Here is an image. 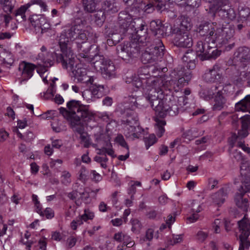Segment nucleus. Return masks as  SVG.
<instances>
[{"label": "nucleus", "mask_w": 250, "mask_h": 250, "mask_svg": "<svg viewBox=\"0 0 250 250\" xmlns=\"http://www.w3.org/2000/svg\"><path fill=\"white\" fill-rule=\"evenodd\" d=\"M86 24V21L81 18L74 20L73 25L62 32L60 37L59 44L61 53H51L49 56L56 57L58 63H62L64 67L73 65L74 54L72 49V40L77 39L82 28Z\"/></svg>", "instance_id": "f257e3e1"}, {"label": "nucleus", "mask_w": 250, "mask_h": 250, "mask_svg": "<svg viewBox=\"0 0 250 250\" xmlns=\"http://www.w3.org/2000/svg\"><path fill=\"white\" fill-rule=\"evenodd\" d=\"M66 108L60 107V113L69 123L72 128L80 135L84 133L81 121L88 122L93 120V114L88 108V106L83 104L79 101L72 100L66 104Z\"/></svg>", "instance_id": "f03ea898"}, {"label": "nucleus", "mask_w": 250, "mask_h": 250, "mask_svg": "<svg viewBox=\"0 0 250 250\" xmlns=\"http://www.w3.org/2000/svg\"><path fill=\"white\" fill-rule=\"evenodd\" d=\"M192 77V74L190 71H185L184 67L182 65L178 66L171 73L169 76H166L160 79L156 80V83L165 89L175 88L177 87L181 88L187 85Z\"/></svg>", "instance_id": "7ed1b4c3"}, {"label": "nucleus", "mask_w": 250, "mask_h": 250, "mask_svg": "<svg viewBox=\"0 0 250 250\" xmlns=\"http://www.w3.org/2000/svg\"><path fill=\"white\" fill-rule=\"evenodd\" d=\"M47 58H46L44 54L39 53L38 56V59L42 61V63H38L36 65L25 61L20 62L18 70L21 72L24 80H27L31 78L36 68L37 72L42 77L41 75L47 71L48 68L53 65L54 61H56V57L49 56V54H47Z\"/></svg>", "instance_id": "20e7f679"}, {"label": "nucleus", "mask_w": 250, "mask_h": 250, "mask_svg": "<svg viewBox=\"0 0 250 250\" xmlns=\"http://www.w3.org/2000/svg\"><path fill=\"white\" fill-rule=\"evenodd\" d=\"M142 53L141 61L144 64L154 63L161 59L165 53V46L161 40H153Z\"/></svg>", "instance_id": "39448f33"}, {"label": "nucleus", "mask_w": 250, "mask_h": 250, "mask_svg": "<svg viewBox=\"0 0 250 250\" xmlns=\"http://www.w3.org/2000/svg\"><path fill=\"white\" fill-rule=\"evenodd\" d=\"M135 22L133 21L131 16L126 11H121L118 15L119 27L117 31L120 34L131 37L133 32L136 30L135 28Z\"/></svg>", "instance_id": "423d86ee"}, {"label": "nucleus", "mask_w": 250, "mask_h": 250, "mask_svg": "<svg viewBox=\"0 0 250 250\" xmlns=\"http://www.w3.org/2000/svg\"><path fill=\"white\" fill-rule=\"evenodd\" d=\"M250 191V179L247 178L238 188L234 201L237 207L243 211H247L249 207L248 200L244 198L245 194Z\"/></svg>", "instance_id": "0eeeda50"}, {"label": "nucleus", "mask_w": 250, "mask_h": 250, "mask_svg": "<svg viewBox=\"0 0 250 250\" xmlns=\"http://www.w3.org/2000/svg\"><path fill=\"white\" fill-rule=\"evenodd\" d=\"M241 234L239 236L240 247L239 250L248 249L250 246V220L245 216L243 219L237 222Z\"/></svg>", "instance_id": "6e6552de"}, {"label": "nucleus", "mask_w": 250, "mask_h": 250, "mask_svg": "<svg viewBox=\"0 0 250 250\" xmlns=\"http://www.w3.org/2000/svg\"><path fill=\"white\" fill-rule=\"evenodd\" d=\"M129 102L130 106L128 107H126V112L127 116V118L125 120L126 126L125 127L130 132H134L135 129H136L135 125H138V119L135 112H133L137 107V103L136 99L134 97L130 98Z\"/></svg>", "instance_id": "1a4fd4ad"}, {"label": "nucleus", "mask_w": 250, "mask_h": 250, "mask_svg": "<svg viewBox=\"0 0 250 250\" xmlns=\"http://www.w3.org/2000/svg\"><path fill=\"white\" fill-rule=\"evenodd\" d=\"M145 95L146 100L149 103L151 107L158 116V113L162 110L166 99H162L159 98L156 88L153 87L147 88Z\"/></svg>", "instance_id": "9d476101"}, {"label": "nucleus", "mask_w": 250, "mask_h": 250, "mask_svg": "<svg viewBox=\"0 0 250 250\" xmlns=\"http://www.w3.org/2000/svg\"><path fill=\"white\" fill-rule=\"evenodd\" d=\"M170 33L175 35L174 41L177 46L188 48L192 47L193 41L189 32H182L178 28H171Z\"/></svg>", "instance_id": "9b49d317"}, {"label": "nucleus", "mask_w": 250, "mask_h": 250, "mask_svg": "<svg viewBox=\"0 0 250 250\" xmlns=\"http://www.w3.org/2000/svg\"><path fill=\"white\" fill-rule=\"evenodd\" d=\"M75 62V55H74V62L72 65H68L65 67L63 66L62 63L61 64L63 68L67 69L69 68L74 77L77 78L79 81L86 83L87 84H88L89 83L94 82V77L87 75V70L85 68L80 67L78 65H76L75 68H74Z\"/></svg>", "instance_id": "f8f14e48"}, {"label": "nucleus", "mask_w": 250, "mask_h": 250, "mask_svg": "<svg viewBox=\"0 0 250 250\" xmlns=\"http://www.w3.org/2000/svg\"><path fill=\"white\" fill-rule=\"evenodd\" d=\"M180 109L181 108L177 105L175 100H168L166 99L162 110L160 111L157 116L160 118L165 117L167 114L174 116L178 114Z\"/></svg>", "instance_id": "ddd939ff"}, {"label": "nucleus", "mask_w": 250, "mask_h": 250, "mask_svg": "<svg viewBox=\"0 0 250 250\" xmlns=\"http://www.w3.org/2000/svg\"><path fill=\"white\" fill-rule=\"evenodd\" d=\"M171 27H169L163 24L161 21H152L150 22V30L152 34L159 40L160 38L169 36V34L167 32V30H170Z\"/></svg>", "instance_id": "4468645a"}, {"label": "nucleus", "mask_w": 250, "mask_h": 250, "mask_svg": "<svg viewBox=\"0 0 250 250\" xmlns=\"http://www.w3.org/2000/svg\"><path fill=\"white\" fill-rule=\"evenodd\" d=\"M234 32V28L229 25L217 28V43L221 45L226 44L229 40L233 38Z\"/></svg>", "instance_id": "2eb2a0df"}, {"label": "nucleus", "mask_w": 250, "mask_h": 250, "mask_svg": "<svg viewBox=\"0 0 250 250\" xmlns=\"http://www.w3.org/2000/svg\"><path fill=\"white\" fill-rule=\"evenodd\" d=\"M135 50V47H132L129 42L119 44L116 48L118 57L126 62H129L134 58Z\"/></svg>", "instance_id": "dca6fc26"}, {"label": "nucleus", "mask_w": 250, "mask_h": 250, "mask_svg": "<svg viewBox=\"0 0 250 250\" xmlns=\"http://www.w3.org/2000/svg\"><path fill=\"white\" fill-rule=\"evenodd\" d=\"M130 37L135 42L142 46L148 45L153 42L152 39L148 36L146 30L136 29Z\"/></svg>", "instance_id": "f3484780"}, {"label": "nucleus", "mask_w": 250, "mask_h": 250, "mask_svg": "<svg viewBox=\"0 0 250 250\" xmlns=\"http://www.w3.org/2000/svg\"><path fill=\"white\" fill-rule=\"evenodd\" d=\"M235 59L237 62L242 63L243 67H245L250 63V48L246 47H240L234 53Z\"/></svg>", "instance_id": "a211bd4d"}, {"label": "nucleus", "mask_w": 250, "mask_h": 250, "mask_svg": "<svg viewBox=\"0 0 250 250\" xmlns=\"http://www.w3.org/2000/svg\"><path fill=\"white\" fill-rule=\"evenodd\" d=\"M203 78L208 83H215L220 81L222 76L220 73V67L217 65H214L212 68L205 73Z\"/></svg>", "instance_id": "6ab92c4d"}, {"label": "nucleus", "mask_w": 250, "mask_h": 250, "mask_svg": "<svg viewBox=\"0 0 250 250\" xmlns=\"http://www.w3.org/2000/svg\"><path fill=\"white\" fill-rule=\"evenodd\" d=\"M156 80L154 77H147L144 78L141 76L138 77L134 78L132 81V84L133 86H135L136 88H139L141 87H144L146 85L149 87L152 85H156Z\"/></svg>", "instance_id": "aec40b11"}, {"label": "nucleus", "mask_w": 250, "mask_h": 250, "mask_svg": "<svg viewBox=\"0 0 250 250\" xmlns=\"http://www.w3.org/2000/svg\"><path fill=\"white\" fill-rule=\"evenodd\" d=\"M241 122V129L238 131L236 139H241L248 135V129L250 128V115H246L240 119Z\"/></svg>", "instance_id": "412c9836"}, {"label": "nucleus", "mask_w": 250, "mask_h": 250, "mask_svg": "<svg viewBox=\"0 0 250 250\" xmlns=\"http://www.w3.org/2000/svg\"><path fill=\"white\" fill-rule=\"evenodd\" d=\"M97 48L98 47L96 45H94L87 51L80 53V55H79L80 61L83 63H91L93 60L99 53Z\"/></svg>", "instance_id": "4be33fe9"}, {"label": "nucleus", "mask_w": 250, "mask_h": 250, "mask_svg": "<svg viewBox=\"0 0 250 250\" xmlns=\"http://www.w3.org/2000/svg\"><path fill=\"white\" fill-rule=\"evenodd\" d=\"M110 61L111 60L100 54L99 52L93 60L91 64L96 70L101 71Z\"/></svg>", "instance_id": "5701e85b"}, {"label": "nucleus", "mask_w": 250, "mask_h": 250, "mask_svg": "<svg viewBox=\"0 0 250 250\" xmlns=\"http://www.w3.org/2000/svg\"><path fill=\"white\" fill-rule=\"evenodd\" d=\"M229 191L228 187L221 188L218 192L212 195V199L214 203L218 205L223 204Z\"/></svg>", "instance_id": "b1692460"}, {"label": "nucleus", "mask_w": 250, "mask_h": 250, "mask_svg": "<svg viewBox=\"0 0 250 250\" xmlns=\"http://www.w3.org/2000/svg\"><path fill=\"white\" fill-rule=\"evenodd\" d=\"M103 10L108 14H112L117 12L119 7L116 0H105L102 3Z\"/></svg>", "instance_id": "393cba45"}, {"label": "nucleus", "mask_w": 250, "mask_h": 250, "mask_svg": "<svg viewBox=\"0 0 250 250\" xmlns=\"http://www.w3.org/2000/svg\"><path fill=\"white\" fill-rule=\"evenodd\" d=\"M103 77L107 80L114 78L116 76L115 67L112 62L111 61L108 63L105 67H104L101 70Z\"/></svg>", "instance_id": "a878e982"}, {"label": "nucleus", "mask_w": 250, "mask_h": 250, "mask_svg": "<svg viewBox=\"0 0 250 250\" xmlns=\"http://www.w3.org/2000/svg\"><path fill=\"white\" fill-rule=\"evenodd\" d=\"M94 80L95 79H94ZM90 84L89 89L91 91L92 95L96 98L102 97L104 94V85L97 84L96 83H89Z\"/></svg>", "instance_id": "bb28decb"}, {"label": "nucleus", "mask_w": 250, "mask_h": 250, "mask_svg": "<svg viewBox=\"0 0 250 250\" xmlns=\"http://www.w3.org/2000/svg\"><path fill=\"white\" fill-rule=\"evenodd\" d=\"M209 44H211L210 42H207L204 41H200L197 42L196 44V50L198 55V58L201 61L206 60V55L207 52V47H205L206 45L208 46Z\"/></svg>", "instance_id": "cd10ccee"}, {"label": "nucleus", "mask_w": 250, "mask_h": 250, "mask_svg": "<svg viewBox=\"0 0 250 250\" xmlns=\"http://www.w3.org/2000/svg\"><path fill=\"white\" fill-rule=\"evenodd\" d=\"M29 7L30 4L27 3L24 5L21 6L13 12V14L16 17L17 21L22 22L26 21V17L25 12Z\"/></svg>", "instance_id": "c85d7f7f"}, {"label": "nucleus", "mask_w": 250, "mask_h": 250, "mask_svg": "<svg viewBox=\"0 0 250 250\" xmlns=\"http://www.w3.org/2000/svg\"><path fill=\"white\" fill-rule=\"evenodd\" d=\"M235 108L238 111H247L250 113V95H247L243 99L236 103Z\"/></svg>", "instance_id": "c756f323"}, {"label": "nucleus", "mask_w": 250, "mask_h": 250, "mask_svg": "<svg viewBox=\"0 0 250 250\" xmlns=\"http://www.w3.org/2000/svg\"><path fill=\"white\" fill-rule=\"evenodd\" d=\"M204 41L207 42H210L212 44L217 43V30H215L213 25L210 27L208 31H207L204 36Z\"/></svg>", "instance_id": "7c9ffc66"}, {"label": "nucleus", "mask_w": 250, "mask_h": 250, "mask_svg": "<svg viewBox=\"0 0 250 250\" xmlns=\"http://www.w3.org/2000/svg\"><path fill=\"white\" fill-rule=\"evenodd\" d=\"M30 22L35 28L41 29L45 23L46 19L42 15H33L29 19Z\"/></svg>", "instance_id": "2f4dec72"}, {"label": "nucleus", "mask_w": 250, "mask_h": 250, "mask_svg": "<svg viewBox=\"0 0 250 250\" xmlns=\"http://www.w3.org/2000/svg\"><path fill=\"white\" fill-rule=\"evenodd\" d=\"M222 95V91L217 92L214 99L215 104L212 107L213 110H220L224 107L226 101Z\"/></svg>", "instance_id": "473e14b6"}, {"label": "nucleus", "mask_w": 250, "mask_h": 250, "mask_svg": "<svg viewBox=\"0 0 250 250\" xmlns=\"http://www.w3.org/2000/svg\"><path fill=\"white\" fill-rule=\"evenodd\" d=\"M180 21H181V23L179 25V26H174L172 28H178L179 30L183 32L188 31L191 29V24L189 22V18L184 15H182L180 16Z\"/></svg>", "instance_id": "72a5a7b5"}, {"label": "nucleus", "mask_w": 250, "mask_h": 250, "mask_svg": "<svg viewBox=\"0 0 250 250\" xmlns=\"http://www.w3.org/2000/svg\"><path fill=\"white\" fill-rule=\"evenodd\" d=\"M212 44H209L208 46L206 45L207 49V55L206 60L209 59H215L217 57L219 56L221 54V51L215 48V47L211 46L210 45ZM214 45V44H212Z\"/></svg>", "instance_id": "f704fd0d"}, {"label": "nucleus", "mask_w": 250, "mask_h": 250, "mask_svg": "<svg viewBox=\"0 0 250 250\" xmlns=\"http://www.w3.org/2000/svg\"><path fill=\"white\" fill-rule=\"evenodd\" d=\"M198 57V55L196 50L194 51L192 49H188L183 56L182 60L184 62L196 61Z\"/></svg>", "instance_id": "c9c22d12"}, {"label": "nucleus", "mask_w": 250, "mask_h": 250, "mask_svg": "<svg viewBox=\"0 0 250 250\" xmlns=\"http://www.w3.org/2000/svg\"><path fill=\"white\" fill-rule=\"evenodd\" d=\"M1 52H0V62L12 65L13 63V59L11 58V54L6 52L4 50L1 49Z\"/></svg>", "instance_id": "e433bc0d"}, {"label": "nucleus", "mask_w": 250, "mask_h": 250, "mask_svg": "<svg viewBox=\"0 0 250 250\" xmlns=\"http://www.w3.org/2000/svg\"><path fill=\"white\" fill-rule=\"evenodd\" d=\"M218 12L220 15H222V16L224 18L231 20L235 19L236 17L235 12L232 8H229L226 9L221 8Z\"/></svg>", "instance_id": "4c0bfd02"}, {"label": "nucleus", "mask_w": 250, "mask_h": 250, "mask_svg": "<svg viewBox=\"0 0 250 250\" xmlns=\"http://www.w3.org/2000/svg\"><path fill=\"white\" fill-rule=\"evenodd\" d=\"M105 12L104 10L97 11L94 14V21L98 26H102L105 20Z\"/></svg>", "instance_id": "58836bf2"}, {"label": "nucleus", "mask_w": 250, "mask_h": 250, "mask_svg": "<svg viewBox=\"0 0 250 250\" xmlns=\"http://www.w3.org/2000/svg\"><path fill=\"white\" fill-rule=\"evenodd\" d=\"M155 9L161 13L167 11L166 4L170 0H153Z\"/></svg>", "instance_id": "ea45409f"}, {"label": "nucleus", "mask_w": 250, "mask_h": 250, "mask_svg": "<svg viewBox=\"0 0 250 250\" xmlns=\"http://www.w3.org/2000/svg\"><path fill=\"white\" fill-rule=\"evenodd\" d=\"M100 145L103 147H111L112 145L110 143V137L107 133L102 134L98 141Z\"/></svg>", "instance_id": "a19ab883"}, {"label": "nucleus", "mask_w": 250, "mask_h": 250, "mask_svg": "<svg viewBox=\"0 0 250 250\" xmlns=\"http://www.w3.org/2000/svg\"><path fill=\"white\" fill-rule=\"evenodd\" d=\"M98 2L95 1L90 2L88 0H83L84 10L89 13H92L95 11L96 5Z\"/></svg>", "instance_id": "79ce46f5"}, {"label": "nucleus", "mask_w": 250, "mask_h": 250, "mask_svg": "<svg viewBox=\"0 0 250 250\" xmlns=\"http://www.w3.org/2000/svg\"><path fill=\"white\" fill-rule=\"evenodd\" d=\"M77 48L79 52V56L80 53H83L85 51H87L89 48L94 45H91L90 43L87 42H77Z\"/></svg>", "instance_id": "37998d69"}, {"label": "nucleus", "mask_w": 250, "mask_h": 250, "mask_svg": "<svg viewBox=\"0 0 250 250\" xmlns=\"http://www.w3.org/2000/svg\"><path fill=\"white\" fill-rule=\"evenodd\" d=\"M212 26V24L208 22H205L202 23L200 24L197 27V32L200 36L202 37V36H204L205 33L208 31L209 29Z\"/></svg>", "instance_id": "c03bdc74"}, {"label": "nucleus", "mask_w": 250, "mask_h": 250, "mask_svg": "<svg viewBox=\"0 0 250 250\" xmlns=\"http://www.w3.org/2000/svg\"><path fill=\"white\" fill-rule=\"evenodd\" d=\"M78 36V38L76 39L77 42H86L89 38L92 37V33H90L87 30H85L83 29V28H82L81 32L79 33Z\"/></svg>", "instance_id": "a18cd8bd"}, {"label": "nucleus", "mask_w": 250, "mask_h": 250, "mask_svg": "<svg viewBox=\"0 0 250 250\" xmlns=\"http://www.w3.org/2000/svg\"><path fill=\"white\" fill-rule=\"evenodd\" d=\"M155 122L158 129L157 135L161 137L165 132L164 126L166 125V122L163 119H159V118H156Z\"/></svg>", "instance_id": "49530a36"}, {"label": "nucleus", "mask_w": 250, "mask_h": 250, "mask_svg": "<svg viewBox=\"0 0 250 250\" xmlns=\"http://www.w3.org/2000/svg\"><path fill=\"white\" fill-rule=\"evenodd\" d=\"M0 4L5 12L12 13L14 6L10 0H0Z\"/></svg>", "instance_id": "de8ad7c7"}, {"label": "nucleus", "mask_w": 250, "mask_h": 250, "mask_svg": "<svg viewBox=\"0 0 250 250\" xmlns=\"http://www.w3.org/2000/svg\"><path fill=\"white\" fill-rule=\"evenodd\" d=\"M231 81L235 85H239L243 84L246 80L242 76L241 72L240 74L238 73L237 75L233 76L231 77Z\"/></svg>", "instance_id": "09e8293b"}, {"label": "nucleus", "mask_w": 250, "mask_h": 250, "mask_svg": "<svg viewBox=\"0 0 250 250\" xmlns=\"http://www.w3.org/2000/svg\"><path fill=\"white\" fill-rule=\"evenodd\" d=\"M144 141L146 143V148L148 149L151 146L156 143V138L154 134H150L148 137L144 138Z\"/></svg>", "instance_id": "8fccbe9b"}, {"label": "nucleus", "mask_w": 250, "mask_h": 250, "mask_svg": "<svg viewBox=\"0 0 250 250\" xmlns=\"http://www.w3.org/2000/svg\"><path fill=\"white\" fill-rule=\"evenodd\" d=\"M27 4H30V7L33 4L38 5L43 11H46L47 9V6L42 0H31Z\"/></svg>", "instance_id": "3c124183"}, {"label": "nucleus", "mask_w": 250, "mask_h": 250, "mask_svg": "<svg viewBox=\"0 0 250 250\" xmlns=\"http://www.w3.org/2000/svg\"><path fill=\"white\" fill-rule=\"evenodd\" d=\"M27 4H30V7L33 4L38 5L43 11H46L47 9V6L42 0H31Z\"/></svg>", "instance_id": "603ef678"}, {"label": "nucleus", "mask_w": 250, "mask_h": 250, "mask_svg": "<svg viewBox=\"0 0 250 250\" xmlns=\"http://www.w3.org/2000/svg\"><path fill=\"white\" fill-rule=\"evenodd\" d=\"M84 214L81 215V218L86 222L88 220H92L94 217V213L90 211L89 209H85Z\"/></svg>", "instance_id": "864d4df0"}, {"label": "nucleus", "mask_w": 250, "mask_h": 250, "mask_svg": "<svg viewBox=\"0 0 250 250\" xmlns=\"http://www.w3.org/2000/svg\"><path fill=\"white\" fill-rule=\"evenodd\" d=\"M94 160L98 163L101 164V166L103 168L106 167V165L105 163L107 161L108 158H107L106 155H104V156L100 157L99 156H96L94 158Z\"/></svg>", "instance_id": "5fc2aeb1"}, {"label": "nucleus", "mask_w": 250, "mask_h": 250, "mask_svg": "<svg viewBox=\"0 0 250 250\" xmlns=\"http://www.w3.org/2000/svg\"><path fill=\"white\" fill-rule=\"evenodd\" d=\"M168 242L170 245H173L176 243H180L182 241L183 238L182 235H173L172 239L168 238Z\"/></svg>", "instance_id": "6e6d98bb"}, {"label": "nucleus", "mask_w": 250, "mask_h": 250, "mask_svg": "<svg viewBox=\"0 0 250 250\" xmlns=\"http://www.w3.org/2000/svg\"><path fill=\"white\" fill-rule=\"evenodd\" d=\"M208 233L203 231H199L196 235V239L197 241L202 243L208 237Z\"/></svg>", "instance_id": "4d7b16f0"}, {"label": "nucleus", "mask_w": 250, "mask_h": 250, "mask_svg": "<svg viewBox=\"0 0 250 250\" xmlns=\"http://www.w3.org/2000/svg\"><path fill=\"white\" fill-rule=\"evenodd\" d=\"M81 141L84 143V147L87 148L90 146L89 136L86 132H84L80 135Z\"/></svg>", "instance_id": "13d9d810"}, {"label": "nucleus", "mask_w": 250, "mask_h": 250, "mask_svg": "<svg viewBox=\"0 0 250 250\" xmlns=\"http://www.w3.org/2000/svg\"><path fill=\"white\" fill-rule=\"evenodd\" d=\"M131 223L132 226V230L133 231L138 230L141 229V224L140 222L138 219H132L131 220Z\"/></svg>", "instance_id": "bf43d9fd"}, {"label": "nucleus", "mask_w": 250, "mask_h": 250, "mask_svg": "<svg viewBox=\"0 0 250 250\" xmlns=\"http://www.w3.org/2000/svg\"><path fill=\"white\" fill-rule=\"evenodd\" d=\"M231 157L232 159L235 160L237 162H241L244 159L241 152H238L237 150L233 151L231 153Z\"/></svg>", "instance_id": "052dcab7"}, {"label": "nucleus", "mask_w": 250, "mask_h": 250, "mask_svg": "<svg viewBox=\"0 0 250 250\" xmlns=\"http://www.w3.org/2000/svg\"><path fill=\"white\" fill-rule=\"evenodd\" d=\"M109 37H111L112 41H114V43L116 44L119 42L120 40L122 39L123 38L121 37L122 34H120L119 32L116 33H109Z\"/></svg>", "instance_id": "680f3d73"}, {"label": "nucleus", "mask_w": 250, "mask_h": 250, "mask_svg": "<svg viewBox=\"0 0 250 250\" xmlns=\"http://www.w3.org/2000/svg\"><path fill=\"white\" fill-rule=\"evenodd\" d=\"M188 98L185 96H182L178 97L176 104L180 107H182L184 105H186L188 102Z\"/></svg>", "instance_id": "e2e57ef3"}, {"label": "nucleus", "mask_w": 250, "mask_h": 250, "mask_svg": "<svg viewBox=\"0 0 250 250\" xmlns=\"http://www.w3.org/2000/svg\"><path fill=\"white\" fill-rule=\"evenodd\" d=\"M239 14L240 17L245 19L250 14V9L248 7L243 8L239 11Z\"/></svg>", "instance_id": "0e129e2a"}, {"label": "nucleus", "mask_w": 250, "mask_h": 250, "mask_svg": "<svg viewBox=\"0 0 250 250\" xmlns=\"http://www.w3.org/2000/svg\"><path fill=\"white\" fill-rule=\"evenodd\" d=\"M116 140L117 142L119 143V144L123 147L126 148L127 149H128V146L122 135H118L116 138Z\"/></svg>", "instance_id": "69168bd1"}, {"label": "nucleus", "mask_w": 250, "mask_h": 250, "mask_svg": "<svg viewBox=\"0 0 250 250\" xmlns=\"http://www.w3.org/2000/svg\"><path fill=\"white\" fill-rule=\"evenodd\" d=\"M139 74L138 76H141L144 78H146V77H151L148 73V68L146 67L141 68L139 70Z\"/></svg>", "instance_id": "338daca9"}, {"label": "nucleus", "mask_w": 250, "mask_h": 250, "mask_svg": "<svg viewBox=\"0 0 250 250\" xmlns=\"http://www.w3.org/2000/svg\"><path fill=\"white\" fill-rule=\"evenodd\" d=\"M192 215L187 218V220L190 223L196 221L199 218V215L194 212V208L192 209Z\"/></svg>", "instance_id": "774afa93"}]
</instances>
